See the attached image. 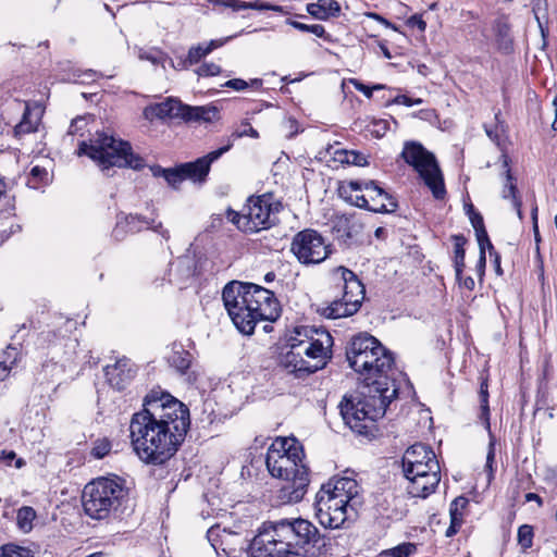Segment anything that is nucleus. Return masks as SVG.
Masks as SVG:
<instances>
[{
    "mask_svg": "<svg viewBox=\"0 0 557 557\" xmlns=\"http://www.w3.org/2000/svg\"><path fill=\"white\" fill-rule=\"evenodd\" d=\"M310 33L319 38L330 40V35L326 33L324 26L321 24H313L310 26Z\"/></svg>",
    "mask_w": 557,
    "mask_h": 557,
    "instance_id": "obj_56",
    "label": "nucleus"
},
{
    "mask_svg": "<svg viewBox=\"0 0 557 557\" xmlns=\"http://www.w3.org/2000/svg\"><path fill=\"white\" fill-rule=\"evenodd\" d=\"M12 106L23 110L22 120L14 126L15 137L36 132L44 113L42 108L39 104L30 107L29 103L16 99L12 102Z\"/></svg>",
    "mask_w": 557,
    "mask_h": 557,
    "instance_id": "obj_19",
    "label": "nucleus"
},
{
    "mask_svg": "<svg viewBox=\"0 0 557 557\" xmlns=\"http://www.w3.org/2000/svg\"><path fill=\"white\" fill-rule=\"evenodd\" d=\"M338 193L350 205L375 213H391L398 207L395 199L374 181L344 182Z\"/></svg>",
    "mask_w": 557,
    "mask_h": 557,
    "instance_id": "obj_11",
    "label": "nucleus"
},
{
    "mask_svg": "<svg viewBox=\"0 0 557 557\" xmlns=\"http://www.w3.org/2000/svg\"><path fill=\"white\" fill-rule=\"evenodd\" d=\"M77 152L94 160L102 172L113 166L133 170H141L145 166L144 158L133 151L128 141L103 132H97L89 143L82 141Z\"/></svg>",
    "mask_w": 557,
    "mask_h": 557,
    "instance_id": "obj_9",
    "label": "nucleus"
},
{
    "mask_svg": "<svg viewBox=\"0 0 557 557\" xmlns=\"http://www.w3.org/2000/svg\"><path fill=\"white\" fill-rule=\"evenodd\" d=\"M213 5H221L225 8H231L233 11L243 10L244 1L242 0H207Z\"/></svg>",
    "mask_w": 557,
    "mask_h": 557,
    "instance_id": "obj_48",
    "label": "nucleus"
},
{
    "mask_svg": "<svg viewBox=\"0 0 557 557\" xmlns=\"http://www.w3.org/2000/svg\"><path fill=\"white\" fill-rule=\"evenodd\" d=\"M407 25L412 28H418L420 32H424L426 27L425 21L420 14H413L407 20Z\"/></svg>",
    "mask_w": 557,
    "mask_h": 557,
    "instance_id": "obj_50",
    "label": "nucleus"
},
{
    "mask_svg": "<svg viewBox=\"0 0 557 557\" xmlns=\"http://www.w3.org/2000/svg\"><path fill=\"white\" fill-rule=\"evenodd\" d=\"M304 457V449L295 440H276L268 449L267 468L272 476L285 481L280 491L285 503H298L307 493L310 479Z\"/></svg>",
    "mask_w": 557,
    "mask_h": 557,
    "instance_id": "obj_5",
    "label": "nucleus"
},
{
    "mask_svg": "<svg viewBox=\"0 0 557 557\" xmlns=\"http://www.w3.org/2000/svg\"><path fill=\"white\" fill-rule=\"evenodd\" d=\"M335 160L358 166L368 165L367 157L355 150H336L335 151Z\"/></svg>",
    "mask_w": 557,
    "mask_h": 557,
    "instance_id": "obj_35",
    "label": "nucleus"
},
{
    "mask_svg": "<svg viewBox=\"0 0 557 557\" xmlns=\"http://www.w3.org/2000/svg\"><path fill=\"white\" fill-rule=\"evenodd\" d=\"M407 480V491L412 497L426 498L435 492L441 481V472L431 471L429 474L419 478H409Z\"/></svg>",
    "mask_w": 557,
    "mask_h": 557,
    "instance_id": "obj_21",
    "label": "nucleus"
},
{
    "mask_svg": "<svg viewBox=\"0 0 557 557\" xmlns=\"http://www.w3.org/2000/svg\"><path fill=\"white\" fill-rule=\"evenodd\" d=\"M111 450V444L108 440H98L95 443V446L92 447L91 455L97 458L101 459L104 456H107Z\"/></svg>",
    "mask_w": 557,
    "mask_h": 557,
    "instance_id": "obj_46",
    "label": "nucleus"
},
{
    "mask_svg": "<svg viewBox=\"0 0 557 557\" xmlns=\"http://www.w3.org/2000/svg\"><path fill=\"white\" fill-rule=\"evenodd\" d=\"M14 208L12 184L0 175V211H10Z\"/></svg>",
    "mask_w": 557,
    "mask_h": 557,
    "instance_id": "obj_34",
    "label": "nucleus"
},
{
    "mask_svg": "<svg viewBox=\"0 0 557 557\" xmlns=\"http://www.w3.org/2000/svg\"><path fill=\"white\" fill-rule=\"evenodd\" d=\"M462 521H459L457 518L453 519L450 518V524L448 527V529L446 530V536L450 537L453 535H455L460 527L462 525Z\"/></svg>",
    "mask_w": 557,
    "mask_h": 557,
    "instance_id": "obj_57",
    "label": "nucleus"
},
{
    "mask_svg": "<svg viewBox=\"0 0 557 557\" xmlns=\"http://www.w3.org/2000/svg\"><path fill=\"white\" fill-rule=\"evenodd\" d=\"M220 528L219 527H212L207 532L208 540L212 543V546L214 549H216V545L214 544L215 537L219 536Z\"/></svg>",
    "mask_w": 557,
    "mask_h": 557,
    "instance_id": "obj_62",
    "label": "nucleus"
},
{
    "mask_svg": "<svg viewBox=\"0 0 557 557\" xmlns=\"http://www.w3.org/2000/svg\"><path fill=\"white\" fill-rule=\"evenodd\" d=\"M533 528L523 524L518 529V543L523 549L531 548L533 545Z\"/></svg>",
    "mask_w": 557,
    "mask_h": 557,
    "instance_id": "obj_42",
    "label": "nucleus"
},
{
    "mask_svg": "<svg viewBox=\"0 0 557 557\" xmlns=\"http://www.w3.org/2000/svg\"><path fill=\"white\" fill-rule=\"evenodd\" d=\"M494 460H495V450H494V445L493 443L490 444L488 446V451H487V456H486V465H485V469L488 470V478L491 479L493 476V463H494Z\"/></svg>",
    "mask_w": 557,
    "mask_h": 557,
    "instance_id": "obj_55",
    "label": "nucleus"
},
{
    "mask_svg": "<svg viewBox=\"0 0 557 557\" xmlns=\"http://www.w3.org/2000/svg\"><path fill=\"white\" fill-rule=\"evenodd\" d=\"M222 300L234 325L245 335L252 334L258 322H273L281 315V306L274 293L252 283H227L222 292Z\"/></svg>",
    "mask_w": 557,
    "mask_h": 557,
    "instance_id": "obj_4",
    "label": "nucleus"
},
{
    "mask_svg": "<svg viewBox=\"0 0 557 557\" xmlns=\"http://www.w3.org/2000/svg\"><path fill=\"white\" fill-rule=\"evenodd\" d=\"M290 250L297 260L306 265L319 264L331 253L330 245L324 237L312 228L298 232L293 237Z\"/></svg>",
    "mask_w": 557,
    "mask_h": 557,
    "instance_id": "obj_16",
    "label": "nucleus"
},
{
    "mask_svg": "<svg viewBox=\"0 0 557 557\" xmlns=\"http://www.w3.org/2000/svg\"><path fill=\"white\" fill-rule=\"evenodd\" d=\"M333 337L325 330L296 326L286 336L277 356V367L296 379H305L322 370L332 358Z\"/></svg>",
    "mask_w": 557,
    "mask_h": 557,
    "instance_id": "obj_3",
    "label": "nucleus"
},
{
    "mask_svg": "<svg viewBox=\"0 0 557 557\" xmlns=\"http://www.w3.org/2000/svg\"><path fill=\"white\" fill-rule=\"evenodd\" d=\"M436 456L435 453L426 445L417 443L406 449L401 458L403 472H410L416 465H422L423 461Z\"/></svg>",
    "mask_w": 557,
    "mask_h": 557,
    "instance_id": "obj_22",
    "label": "nucleus"
},
{
    "mask_svg": "<svg viewBox=\"0 0 557 557\" xmlns=\"http://www.w3.org/2000/svg\"><path fill=\"white\" fill-rule=\"evenodd\" d=\"M231 144L221 147L208 154L198 158L193 162H186L181 164V172L184 173L185 180L193 182H205L209 174L212 162L216 161L222 154L230 150Z\"/></svg>",
    "mask_w": 557,
    "mask_h": 557,
    "instance_id": "obj_18",
    "label": "nucleus"
},
{
    "mask_svg": "<svg viewBox=\"0 0 557 557\" xmlns=\"http://www.w3.org/2000/svg\"><path fill=\"white\" fill-rule=\"evenodd\" d=\"M486 249H487L486 244H479L480 253H479V260H478V263H476V272H478V274L480 276H482L484 274V271H485V265H486L485 250Z\"/></svg>",
    "mask_w": 557,
    "mask_h": 557,
    "instance_id": "obj_49",
    "label": "nucleus"
},
{
    "mask_svg": "<svg viewBox=\"0 0 557 557\" xmlns=\"http://www.w3.org/2000/svg\"><path fill=\"white\" fill-rule=\"evenodd\" d=\"M227 218L238 230L250 234L268 230L275 224L272 203L267 195L250 197L243 213L230 210Z\"/></svg>",
    "mask_w": 557,
    "mask_h": 557,
    "instance_id": "obj_15",
    "label": "nucleus"
},
{
    "mask_svg": "<svg viewBox=\"0 0 557 557\" xmlns=\"http://www.w3.org/2000/svg\"><path fill=\"white\" fill-rule=\"evenodd\" d=\"M262 85V81L260 78H253L250 83L242 79V78H232L222 84V87L232 88L236 91H243L247 89L249 86L260 87Z\"/></svg>",
    "mask_w": 557,
    "mask_h": 557,
    "instance_id": "obj_41",
    "label": "nucleus"
},
{
    "mask_svg": "<svg viewBox=\"0 0 557 557\" xmlns=\"http://www.w3.org/2000/svg\"><path fill=\"white\" fill-rule=\"evenodd\" d=\"M451 239L454 240V268L456 278L460 280V275L462 274L465 268V245L467 243V239L461 234L453 235Z\"/></svg>",
    "mask_w": 557,
    "mask_h": 557,
    "instance_id": "obj_28",
    "label": "nucleus"
},
{
    "mask_svg": "<svg viewBox=\"0 0 557 557\" xmlns=\"http://www.w3.org/2000/svg\"><path fill=\"white\" fill-rule=\"evenodd\" d=\"M396 396L397 389L391 388L385 381L361 383L356 393L344 396L339 404L341 414L352 431L367 435L374 422L385 414L386 408Z\"/></svg>",
    "mask_w": 557,
    "mask_h": 557,
    "instance_id": "obj_6",
    "label": "nucleus"
},
{
    "mask_svg": "<svg viewBox=\"0 0 557 557\" xmlns=\"http://www.w3.org/2000/svg\"><path fill=\"white\" fill-rule=\"evenodd\" d=\"M0 557H34L30 549L14 544L0 547Z\"/></svg>",
    "mask_w": 557,
    "mask_h": 557,
    "instance_id": "obj_40",
    "label": "nucleus"
},
{
    "mask_svg": "<svg viewBox=\"0 0 557 557\" xmlns=\"http://www.w3.org/2000/svg\"><path fill=\"white\" fill-rule=\"evenodd\" d=\"M126 496L127 488L122 479L101 476L85 485L82 505L89 518L104 520L121 506Z\"/></svg>",
    "mask_w": 557,
    "mask_h": 557,
    "instance_id": "obj_10",
    "label": "nucleus"
},
{
    "mask_svg": "<svg viewBox=\"0 0 557 557\" xmlns=\"http://www.w3.org/2000/svg\"><path fill=\"white\" fill-rule=\"evenodd\" d=\"M484 128H485V133H486V135L488 136V138H490L491 140H493V141H495V143H496V141H498V134H497V129H493V128H491V127H488V126H486V125L484 126Z\"/></svg>",
    "mask_w": 557,
    "mask_h": 557,
    "instance_id": "obj_64",
    "label": "nucleus"
},
{
    "mask_svg": "<svg viewBox=\"0 0 557 557\" xmlns=\"http://www.w3.org/2000/svg\"><path fill=\"white\" fill-rule=\"evenodd\" d=\"M341 274L343 285V297L321 308L320 312L327 319H339L355 314L364 299V286L357 275L344 267L336 269Z\"/></svg>",
    "mask_w": 557,
    "mask_h": 557,
    "instance_id": "obj_14",
    "label": "nucleus"
},
{
    "mask_svg": "<svg viewBox=\"0 0 557 557\" xmlns=\"http://www.w3.org/2000/svg\"><path fill=\"white\" fill-rule=\"evenodd\" d=\"M364 16L379 22L380 24L384 25L387 28H392L394 30H397V27L393 23H391L385 17H383L382 15H380V14H377L375 12H366Z\"/></svg>",
    "mask_w": 557,
    "mask_h": 557,
    "instance_id": "obj_54",
    "label": "nucleus"
},
{
    "mask_svg": "<svg viewBox=\"0 0 557 557\" xmlns=\"http://www.w3.org/2000/svg\"><path fill=\"white\" fill-rule=\"evenodd\" d=\"M168 361L177 372L185 374L190 367L191 355L181 345H174L171 355L168 357Z\"/></svg>",
    "mask_w": 557,
    "mask_h": 557,
    "instance_id": "obj_27",
    "label": "nucleus"
},
{
    "mask_svg": "<svg viewBox=\"0 0 557 557\" xmlns=\"http://www.w3.org/2000/svg\"><path fill=\"white\" fill-rule=\"evenodd\" d=\"M143 230H152L165 240L170 239L169 230L164 228L161 222L156 223L154 219H148L140 214L120 212L116 214L115 226L112 230V237L121 242L128 234H136Z\"/></svg>",
    "mask_w": 557,
    "mask_h": 557,
    "instance_id": "obj_17",
    "label": "nucleus"
},
{
    "mask_svg": "<svg viewBox=\"0 0 557 557\" xmlns=\"http://www.w3.org/2000/svg\"><path fill=\"white\" fill-rule=\"evenodd\" d=\"M286 23L300 32L310 33L311 25H308V24H305V23H301L298 21H294V20H287Z\"/></svg>",
    "mask_w": 557,
    "mask_h": 557,
    "instance_id": "obj_59",
    "label": "nucleus"
},
{
    "mask_svg": "<svg viewBox=\"0 0 557 557\" xmlns=\"http://www.w3.org/2000/svg\"><path fill=\"white\" fill-rule=\"evenodd\" d=\"M190 426L188 407L160 388L144 398L143 409L129 422L131 444L138 458L153 466L169 461Z\"/></svg>",
    "mask_w": 557,
    "mask_h": 557,
    "instance_id": "obj_1",
    "label": "nucleus"
},
{
    "mask_svg": "<svg viewBox=\"0 0 557 557\" xmlns=\"http://www.w3.org/2000/svg\"><path fill=\"white\" fill-rule=\"evenodd\" d=\"M359 226L346 215L336 216L333 221L332 232L335 238L344 244H350L357 236Z\"/></svg>",
    "mask_w": 557,
    "mask_h": 557,
    "instance_id": "obj_26",
    "label": "nucleus"
},
{
    "mask_svg": "<svg viewBox=\"0 0 557 557\" xmlns=\"http://www.w3.org/2000/svg\"><path fill=\"white\" fill-rule=\"evenodd\" d=\"M307 12L314 18L327 21L341 14V5L336 0H318L307 4Z\"/></svg>",
    "mask_w": 557,
    "mask_h": 557,
    "instance_id": "obj_25",
    "label": "nucleus"
},
{
    "mask_svg": "<svg viewBox=\"0 0 557 557\" xmlns=\"http://www.w3.org/2000/svg\"><path fill=\"white\" fill-rule=\"evenodd\" d=\"M156 177L162 176L168 184L174 188L185 181L184 173L181 172V164L174 169H163L161 166H154L151 169Z\"/></svg>",
    "mask_w": 557,
    "mask_h": 557,
    "instance_id": "obj_30",
    "label": "nucleus"
},
{
    "mask_svg": "<svg viewBox=\"0 0 557 557\" xmlns=\"http://www.w3.org/2000/svg\"><path fill=\"white\" fill-rule=\"evenodd\" d=\"M352 84H354L355 88H356L358 91L362 92V94H363L366 97H368V98H371V97H372V94H373V90H374V89H381V88H383V86H382V85H375V86H373V87H369V86H367V85H364V84H362L361 82H358V81H356V79H354V81H352Z\"/></svg>",
    "mask_w": 557,
    "mask_h": 557,
    "instance_id": "obj_52",
    "label": "nucleus"
},
{
    "mask_svg": "<svg viewBox=\"0 0 557 557\" xmlns=\"http://www.w3.org/2000/svg\"><path fill=\"white\" fill-rule=\"evenodd\" d=\"M471 224L475 231L478 244H486L490 255L494 251V246L491 243L487 232L484 226L483 218L480 213H472L470 215Z\"/></svg>",
    "mask_w": 557,
    "mask_h": 557,
    "instance_id": "obj_31",
    "label": "nucleus"
},
{
    "mask_svg": "<svg viewBox=\"0 0 557 557\" xmlns=\"http://www.w3.org/2000/svg\"><path fill=\"white\" fill-rule=\"evenodd\" d=\"M18 355V349L12 346H8L0 352V381L9 376L12 367L17 362Z\"/></svg>",
    "mask_w": 557,
    "mask_h": 557,
    "instance_id": "obj_29",
    "label": "nucleus"
},
{
    "mask_svg": "<svg viewBox=\"0 0 557 557\" xmlns=\"http://www.w3.org/2000/svg\"><path fill=\"white\" fill-rule=\"evenodd\" d=\"M36 518V511L34 508L24 506L17 511V525L24 532H28L33 528V521Z\"/></svg>",
    "mask_w": 557,
    "mask_h": 557,
    "instance_id": "obj_37",
    "label": "nucleus"
},
{
    "mask_svg": "<svg viewBox=\"0 0 557 557\" xmlns=\"http://www.w3.org/2000/svg\"><path fill=\"white\" fill-rule=\"evenodd\" d=\"M50 182L49 172L39 165H35L32 168L28 176H27V186L33 189H39L42 186L48 185Z\"/></svg>",
    "mask_w": 557,
    "mask_h": 557,
    "instance_id": "obj_32",
    "label": "nucleus"
},
{
    "mask_svg": "<svg viewBox=\"0 0 557 557\" xmlns=\"http://www.w3.org/2000/svg\"><path fill=\"white\" fill-rule=\"evenodd\" d=\"M194 262L189 257L178 258L170 268V282L183 288L187 281L194 276Z\"/></svg>",
    "mask_w": 557,
    "mask_h": 557,
    "instance_id": "obj_24",
    "label": "nucleus"
},
{
    "mask_svg": "<svg viewBox=\"0 0 557 557\" xmlns=\"http://www.w3.org/2000/svg\"><path fill=\"white\" fill-rule=\"evenodd\" d=\"M269 8V2H265L263 0H255L250 2L244 1L243 10L251 9L257 11H267Z\"/></svg>",
    "mask_w": 557,
    "mask_h": 557,
    "instance_id": "obj_53",
    "label": "nucleus"
},
{
    "mask_svg": "<svg viewBox=\"0 0 557 557\" xmlns=\"http://www.w3.org/2000/svg\"><path fill=\"white\" fill-rule=\"evenodd\" d=\"M235 36H230L225 39H213L209 44L206 45L209 53H211L214 49L222 47L227 40L234 38Z\"/></svg>",
    "mask_w": 557,
    "mask_h": 557,
    "instance_id": "obj_58",
    "label": "nucleus"
},
{
    "mask_svg": "<svg viewBox=\"0 0 557 557\" xmlns=\"http://www.w3.org/2000/svg\"><path fill=\"white\" fill-rule=\"evenodd\" d=\"M346 358L362 384L373 380L388 383L387 373L392 370L394 358L375 337L368 333L355 335L346 347Z\"/></svg>",
    "mask_w": 557,
    "mask_h": 557,
    "instance_id": "obj_8",
    "label": "nucleus"
},
{
    "mask_svg": "<svg viewBox=\"0 0 557 557\" xmlns=\"http://www.w3.org/2000/svg\"><path fill=\"white\" fill-rule=\"evenodd\" d=\"M422 102H423V100L421 98L412 99L406 95H398L394 99V103L404 104L406 107L421 104Z\"/></svg>",
    "mask_w": 557,
    "mask_h": 557,
    "instance_id": "obj_51",
    "label": "nucleus"
},
{
    "mask_svg": "<svg viewBox=\"0 0 557 557\" xmlns=\"http://www.w3.org/2000/svg\"><path fill=\"white\" fill-rule=\"evenodd\" d=\"M495 35L497 38L498 48L508 53L511 51V39L509 37V26L504 21L499 20L494 26Z\"/></svg>",
    "mask_w": 557,
    "mask_h": 557,
    "instance_id": "obj_36",
    "label": "nucleus"
},
{
    "mask_svg": "<svg viewBox=\"0 0 557 557\" xmlns=\"http://www.w3.org/2000/svg\"><path fill=\"white\" fill-rule=\"evenodd\" d=\"M209 51L203 44L193 46L188 50L187 58L182 62L183 67L198 63L202 58L207 57Z\"/></svg>",
    "mask_w": 557,
    "mask_h": 557,
    "instance_id": "obj_38",
    "label": "nucleus"
},
{
    "mask_svg": "<svg viewBox=\"0 0 557 557\" xmlns=\"http://www.w3.org/2000/svg\"><path fill=\"white\" fill-rule=\"evenodd\" d=\"M459 284L467 288L468 290H472L475 286L474 280L471 276L462 277V274L460 275V280H458Z\"/></svg>",
    "mask_w": 557,
    "mask_h": 557,
    "instance_id": "obj_61",
    "label": "nucleus"
},
{
    "mask_svg": "<svg viewBox=\"0 0 557 557\" xmlns=\"http://www.w3.org/2000/svg\"><path fill=\"white\" fill-rule=\"evenodd\" d=\"M469 505V499L465 496L456 497L449 506V515L450 518H457L459 521L463 522L466 509Z\"/></svg>",
    "mask_w": 557,
    "mask_h": 557,
    "instance_id": "obj_39",
    "label": "nucleus"
},
{
    "mask_svg": "<svg viewBox=\"0 0 557 557\" xmlns=\"http://www.w3.org/2000/svg\"><path fill=\"white\" fill-rule=\"evenodd\" d=\"M503 158V168H504V174H505V183L502 190V197L504 199H511L512 206L517 211V215L520 220L523 219L521 206L522 202L520 198L517 196V185H516V178L511 174V170L509 168V159L506 154L502 156Z\"/></svg>",
    "mask_w": 557,
    "mask_h": 557,
    "instance_id": "obj_23",
    "label": "nucleus"
},
{
    "mask_svg": "<svg viewBox=\"0 0 557 557\" xmlns=\"http://www.w3.org/2000/svg\"><path fill=\"white\" fill-rule=\"evenodd\" d=\"M374 129L372 131L373 134H375L377 137L383 136L385 132L387 131V122L386 121H380L374 123Z\"/></svg>",
    "mask_w": 557,
    "mask_h": 557,
    "instance_id": "obj_60",
    "label": "nucleus"
},
{
    "mask_svg": "<svg viewBox=\"0 0 557 557\" xmlns=\"http://www.w3.org/2000/svg\"><path fill=\"white\" fill-rule=\"evenodd\" d=\"M318 541L319 531L310 521L282 519L264 523L249 552L251 557H311Z\"/></svg>",
    "mask_w": 557,
    "mask_h": 557,
    "instance_id": "obj_2",
    "label": "nucleus"
},
{
    "mask_svg": "<svg viewBox=\"0 0 557 557\" xmlns=\"http://www.w3.org/2000/svg\"><path fill=\"white\" fill-rule=\"evenodd\" d=\"M401 158L419 174L435 199L442 200L445 198L446 188L443 173L431 151L418 141H407L404 145Z\"/></svg>",
    "mask_w": 557,
    "mask_h": 557,
    "instance_id": "obj_12",
    "label": "nucleus"
},
{
    "mask_svg": "<svg viewBox=\"0 0 557 557\" xmlns=\"http://www.w3.org/2000/svg\"><path fill=\"white\" fill-rule=\"evenodd\" d=\"M360 505V486L355 479H332L315 495V516L324 528L338 529L356 516Z\"/></svg>",
    "mask_w": 557,
    "mask_h": 557,
    "instance_id": "obj_7",
    "label": "nucleus"
},
{
    "mask_svg": "<svg viewBox=\"0 0 557 557\" xmlns=\"http://www.w3.org/2000/svg\"><path fill=\"white\" fill-rule=\"evenodd\" d=\"M144 115L148 120L169 119L185 123H210L219 117L215 106H188L177 98L169 97L164 101L146 107Z\"/></svg>",
    "mask_w": 557,
    "mask_h": 557,
    "instance_id": "obj_13",
    "label": "nucleus"
},
{
    "mask_svg": "<svg viewBox=\"0 0 557 557\" xmlns=\"http://www.w3.org/2000/svg\"><path fill=\"white\" fill-rule=\"evenodd\" d=\"M487 382L483 381L480 386V401H481V419L486 422V425L490 426L488 422V391H487Z\"/></svg>",
    "mask_w": 557,
    "mask_h": 557,
    "instance_id": "obj_43",
    "label": "nucleus"
},
{
    "mask_svg": "<svg viewBox=\"0 0 557 557\" xmlns=\"http://www.w3.org/2000/svg\"><path fill=\"white\" fill-rule=\"evenodd\" d=\"M104 374L109 384L117 389L123 391L126 385L134 379L136 374L135 364L127 358H121L112 366L104 368Z\"/></svg>",
    "mask_w": 557,
    "mask_h": 557,
    "instance_id": "obj_20",
    "label": "nucleus"
},
{
    "mask_svg": "<svg viewBox=\"0 0 557 557\" xmlns=\"http://www.w3.org/2000/svg\"><path fill=\"white\" fill-rule=\"evenodd\" d=\"M16 457L14 451H1L0 459H2L7 465H10L11 461Z\"/></svg>",
    "mask_w": 557,
    "mask_h": 557,
    "instance_id": "obj_63",
    "label": "nucleus"
},
{
    "mask_svg": "<svg viewBox=\"0 0 557 557\" xmlns=\"http://www.w3.org/2000/svg\"><path fill=\"white\" fill-rule=\"evenodd\" d=\"M236 138H242L245 136L251 137V138H259V133L250 125L249 122L244 121L240 124V127L236 129V132L233 134Z\"/></svg>",
    "mask_w": 557,
    "mask_h": 557,
    "instance_id": "obj_47",
    "label": "nucleus"
},
{
    "mask_svg": "<svg viewBox=\"0 0 557 557\" xmlns=\"http://www.w3.org/2000/svg\"><path fill=\"white\" fill-rule=\"evenodd\" d=\"M221 72V66L213 62L203 63L196 70V74L200 77L215 76L219 75Z\"/></svg>",
    "mask_w": 557,
    "mask_h": 557,
    "instance_id": "obj_45",
    "label": "nucleus"
},
{
    "mask_svg": "<svg viewBox=\"0 0 557 557\" xmlns=\"http://www.w3.org/2000/svg\"><path fill=\"white\" fill-rule=\"evenodd\" d=\"M138 58L140 60L149 61L152 64H159L163 62L164 54L157 49L140 50L138 53Z\"/></svg>",
    "mask_w": 557,
    "mask_h": 557,
    "instance_id": "obj_44",
    "label": "nucleus"
},
{
    "mask_svg": "<svg viewBox=\"0 0 557 557\" xmlns=\"http://www.w3.org/2000/svg\"><path fill=\"white\" fill-rule=\"evenodd\" d=\"M422 465H416L410 472H403L406 479L409 478H419L424 474L434 472H441L438 460L436 456H431V459L423 461Z\"/></svg>",
    "mask_w": 557,
    "mask_h": 557,
    "instance_id": "obj_33",
    "label": "nucleus"
}]
</instances>
